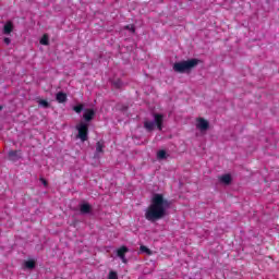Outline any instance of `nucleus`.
I'll list each match as a JSON object with an SVG mask.
<instances>
[{
  "label": "nucleus",
  "instance_id": "nucleus-6",
  "mask_svg": "<svg viewBox=\"0 0 279 279\" xmlns=\"http://www.w3.org/2000/svg\"><path fill=\"white\" fill-rule=\"evenodd\" d=\"M21 150H10L8 153V158L9 160H11V162H16L19 160H21Z\"/></svg>",
  "mask_w": 279,
  "mask_h": 279
},
{
  "label": "nucleus",
  "instance_id": "nucleus-2",
  "mask_svg": "<svg viewBox=\"0 0 279 279\" xmlns=\"http://www.w3.org/2000/svg\"><path fill=\"white\" fill-rule=\"evenodd\" d=\"M199 64V59H189L175 62L172 66L174 73H191Z\"/></svg>",
  "mask_w": 279,
  "mask_h": 279
},
{
  "label": "nucleus",
  "instance_id": "nucleus-25",
  "mask_svg": "<svg viewBox=\"0 0 279 279\" xmlns=\"http://www.w3.org/2000/svg\"><path fill=\"white\" fill-rule=\"evenodd\" d=\"M40 182H43L44 186H47V180H45L44 178L40 179Z\"/></svg>",
  "mask_w": 279,
  "mask_h": 279
},
{
  "label": "nucleus",
  "instance_id": "nucleus-9",
  "mask_svg": "<svg viewBox=\"0 0 279 279\" xmlns=\"http://www.w3.org/2000/svg\"><path fill=\"white\" fill-rule=\"evenodd\" d=\"M156 128V123L154 121L145 120L144 121V130L146 132H154Z\"/></svg>",
  "mask_w": 279,
  "mask_h": 279
},
{
  "label": "nucleus",
  "instance_id": "nucleus-1",
  "mask_svg": "<svg viewBox=\"0 0 279 279\" xmlns=\"http://www.w3.org/2000/svg\"><path fill=\"white\" fill-rule=\"evenodd\" d=\"M171 208L169 199L165 198L163 194H154L150 201V205L145 210V219L150 223H156L160 219L167 217V210Z\"/></svg>",
  "mask_w": 279,
  "mask_h": 279
},
{
  "label": "nucleus",
  "instance_id": "nucleus-10",
  "mask_svg": "<svg viewBox=\"0 0 279 279\" xmlns=\"http://www.w3.org/2000/svg\"><path fill=\"white\" fill-rule=\"evenodd\" d=\"M12 32H14V24L9 21L4 24L3 34L9 35L12 34Z\"/></svg>",
  "mask_w": 279,
  "mask_h": 279
},
{
  "label": "nucleus",
  "instance_id": "nucleus-7",
  "mask_svg": "<svg viewBox=\"0 0 279 279\" xmlns=\"http://www.w3.org/2000/svg\"><path fill=\"white\" fill-rule=\"evenodd\" d=\"M129 252H130V248H128V246H121L117 251V256L121 258L122 263H128V259L125 258V254H128Z\"/></svg>",
  "mask_w": 279,
  "mask_h": 279
},
{
  "label": "nucleus",
  "instance_id": "nucleus-3",
  "mask_svg": "<svg viewBox=\"0 0 279 279\" xmlns=\"http://www.w3.org/2000/svg\"><path fill=\"white\" fill-rule=\"evenodd\" d=\"M76 130H77V138H80V141H82V143H86V141H88V124L84 123V122H80L76 125Z\"/></svg>",
  "mask_w": 279,
  "mask_h": 279
},
{
  "label": "nucleus",
  "instance_id": "nucleus-14",
  "mask_svg": "<svg viewBox=\"0 0 279 279\" xmlns=\"http://www.w3.org/2000/svg\"><path fill=\"white\" fill-rule=\"evenodd\" d=\"M104 147H106V145H104V142H97L96 154H104Z\"/></svg>",
  "mask_w": 279,
  "mask_h": 279
},
{
  "label": "nucleus",
  "instance_id": "nucleus-26",
  "mask_svg": "<svg viewBox=\"0 0 279 279\" xmlns=\"http://www.w3.org/2000/svg\"><path fill=\"white\" fill-rule=\"evenodd\" d=\"M0 110H3V106H0Z\"/></svg>",
  "mask_w": 279,
  "mask_h": 279
},
{
  "label": "nucleus",
  "instance_id": "nucleus-5",
  "mask_svg": "<svg viewBox=\"0 0 279 279\" xmlns=\"http://www.w3.org/2000/svg\"><path fill=\"white\" fill-rule=\"evenodd\" d=\"M197 123H196V128L197 130H201V132H206V130H208V128H210V123L208 122V120L204 119V118H197Z\"/></svg>",
  "mask_w": 279,
  "mask_h": 279
},
{
  "label": "nucleus",
  "instance_id": "nucleus-8",
  "mask_svg": "<svg viewBox=\"0 0 279 279\" xmlns=\"http://www.w3.org/2000/svg\"><path fill=\"white\" fill-rule=\"evenodd\" d=\"M83 119L88 123L95 119V110L94 109H86Z\"/></svg>",
  "mask_w": 279,
  "mask_h": 279
},
{
  "label": "nucleus",
  "instance_id": "nucleus-22",
  "mask_svg": "<svg viewBox=\"0 0 279 279\" xmlns=\"http://www.w3.org/2000/svg\"><path fill=\"white\" fill-rule=\"evenodd\" d=\"M124 29H129V32H132V34L136 32V28L134 27V25H126Z\"/></svg>",
  "mask_w": 279,
  "mask_h": 279
},
{
  "label": "nucleus",
  "instance_id": "nucleus-23",
  "mask_svg": "<svg viewBox=\"0 0 279 279\" xmlns=\"http://www.w3.org/2000/svg\"><path fill=\"white\" fill-rule=\"evenodd\" d=\"M113 84L116 88H121V86L123 85L120 80L116 81Z\"/></svg>",
  "mask_w": 279,
  "mask_h": 279
},
{
  "label": "nucleus",
  "instance_id": "nucleus-16",
  "mask_svg": "<svg viewBox=\"0 0 279 279\" xmlns=\"http://www.w3.org/2000/svg\"><path fill=\"white\" fill-rule=\"evenodd\" d=\"M157 158H158V160H165V159H167V150H163V149L159 150V151L157 153Z\"/></svg>",
  "mask_w": 279,
  "mask_h": 279
},
{
  "label": "nucleus",
  "instance_id": "nucleus-21",
  "mask_svg": "<svg viewBox=\"0 0 279 279\" xmlns=\"http://www.w3.org/2000/svg\"><path fill=\"white\" fill-rule=\"evenodd\" d=\"M39 106H41V108H49V101L45 100V99H40L38 101Z\"/></svg>",
  "mask_w": 279,
  "mask_h": 279
},
{
  "label": "nucleus",
  "instance_id": "nucleus-18",
  "mask_svg": "<svg viewBox=\"0 0 279 279\" xmlns=\"http://www.w3.org/2000/svg\"><path fill=\"white\" fill-rule=\"evenodd\" d=\"M39 43L40 45H45V46L49 45V36L44 35Z\"/></svg>",
  "mask_w": 279,
  "mask_h": 279
},
{
  "label": "nucleus",
  "instance_id": "nucleus-19",
  "mask_svg": "<svg viewBox=\"0 0 279 279\" xmlns=\"http://www.w3.org/2000/svg\"><path fill=\"white\" fill-rule=\"evenodd\" d=\"M74 112H76V114H80L82 112V110H84V105H77L73 107Z\"/></svg>",
  "mask_w": 279,
  "mask_h": 279
},
{
  "label": "nucleus",
  "instance_id": "nucleus-15",
  "mask_svg": "<svg viewBox=\"0 0 279 279\" xmlns=\"http://www.w3.org/2000/svg\"><path fill=\"white\" fill-rule=\"evenodd\" d=\"M26 269H34L36 267V262L34 259H29L25 262Z\"/></svg>",
  "mask_w": 279,
  "mask_h": 279
},
{
  "label": "nucleus",
  "instance_id": "nucleus-17",
  "mask_svg": "<svg viewBox=\"0 0 279 279\" xmlns=\"http://www.w3.org/2000/svg\"><path fill=\"white\" fill-rule=\"evenodd\" d=\"M140 251L144 252L145 254H147L148 256H151V250H149L147 246L145 245H141L140 246Z\"/></svg>",
  "mask_w": 279,
  "mask_h": 279
},
{
  "label": "nucleus",
  "instance_id": "nucleus-12",
  "mask_svg": "<svg viewBox=\"0 0 279 279\" xmlns=\"http://www.w3.org/2000/svg\"><path fill=\"white\" fill-rule=\"evenodd\" d=\"M80 210H81L82 215H88V213H90V210H92L90 204H88V203L82 204L80 207Z\"/></svg>",
  "mask_w": 279,
  "mask_h": 279
},
{
  "label": "nucleus",
  "instance_id": "nucleus-24",
  "mask_svg": "<svg viewBox=\"0 0 279 279\" xmlns=\"http://www.w3.org/2000/svg\"><path fill=\"white\" fill-rule=\"evenodd\" d=\"M3 41H4V45H10V43H12V40L9 37H5Z\"/></svg>",
  "mask_w": 279,
  "mask_h": 279
},
{
  "label": "nucleus",
  "instance_id": "nucleus-20",
  "mask_svg": "<svg viewBox=\"0 0 279 279\" xmlns=\"http://www.w3.org/2000/svg\"><path fill=\"white\" fill-rule=\"evenodd\" d=\"M108 279H119V275L117 274V271L111 270L109 271Z\"/></svg>",
  "mask_w": 279,
  "mask_h": 279
},
{
  "label": "nucleus",
  "instance_id": "nucleus-13",
  "mask_svg": "<svg viewBox=\"0 0 279 279\" xmlns=\"http://www.w3.org/2000/svg\"><path fill=\"white\" fill-rule=\"evenodd\" d=\"M56 99H57L58 104H65L66 94H64L63 92H59V93H57Z\"/></svg>",
  "mask_w": 279,
  "mask_h": 279
},
{
  "label": "nucleus",
  "instance_id": "nucleus-4",
  "mask_svg": "<svg viewBox=\"0 0 279 279\" xmlns=\"http://www.w3.org/2000/svg\"><path fill=\"white\" fill-rule=\"evenodd\" d=\"M155 125L159 132H162V123H165V116L162 113H154Z\"/></svg>",
  "mask_w": 279,
  "mask_h": 279
},
{
  "label": "nucleus",
  "instance_id": "nucleus-11",
  "mask_svg": "<svg viewBox=\"0 0 279 279\" xmlns=\"http://www.w3.org/2000/svg\"><path fill=\"white\" fill-rule=\"evenodd\" d=\"M219 182H221L222 184H226L228 186V185L232 184V175L223 174V175L219 177Z\"/></svg>",
  "mask_w": 279,
  "mask_h": 279
}]
</instances>
